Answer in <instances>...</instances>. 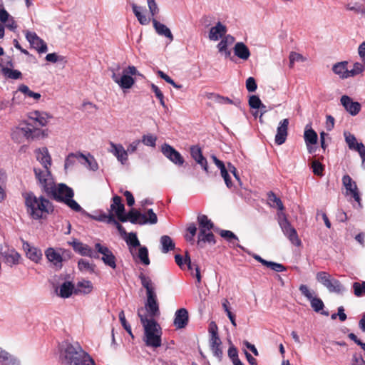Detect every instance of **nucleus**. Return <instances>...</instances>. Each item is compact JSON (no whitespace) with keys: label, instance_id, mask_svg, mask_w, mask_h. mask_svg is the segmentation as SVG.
<instances>
[{"label":"nucleus","instance_id":"35","mask_svg":"<svg viewBox=\"0 0 365 365\" xmlns=\"http://www.w3.org/2000/svg\"><path fill=\"white\" fill-rule=\"evenodd\" d=\"M267 203L271 207L277 208L280 212H282L284 209L280 198L277 197L272 191L267 193Z\"/></svg>","mask_w":365,"mask_h":365},{"label":"nucleus","instance_id":"28","mask_svg":"<svg viewBox=\"0 0 365 365\" xmlns=\"http://www.w3.org/2000/svg\"><path fill=\"white\" fill-rule=\"evenodd\" d=\"M0 365H20L19 360L0 347Z\"/></svg>","mask_w":365,"mask_h":365},{"label":"nucleus","instance_id":"25","mask_svg":"<svg viewBox=\"0 0 365 365\" xmlns=\"http://www.w3.org/2000/svg\"><path fill=\"white\" fill-rule=\"evenodd\" d=\"M197 238V244L200 247H203L205 243L215 244V236L211 230H199Z\"/></svg>","mask_w":365,"mask_h":365},{"label":"nucleus","instance_id":"64","mask_svg":"<svg viewBox=\"0 0 365 365\" xmlns=\"http://www.w3.org/2000/svg\"><path fill=\"white\" fill-rule=\"evenodd\" d=\"M220 235L222 238L225 239L230 242H232L233 240H238L237 237L230 230H222L220 231Z\"/></svg>","mask_w":365,"mask_h":365},{"label":"nucleus","instance_id":"44","mask_svg":"<svg viewBox=\"0 0 365 365\" xmlns=\"http://www.w3.org/2000/svg\"><path fill=\"white\" fill-rule=\"evenodd\" d=\"M78 156L80 159H82L85 161L88 169L93 171H96L98 169V165L93 155H88L86 156L83 153H78Z\"/></svg>","mask_w":365,"mask_h":365},{"label":"nucleus","instance_id":"50","mask_svg":"<svg viewBox=\"0 0 365 365\" xmlns=\"http://www.w3.org/2000/svg\"><path fill=\"white\" fill-rule=\"evenodd\" d=\"M309 301L310 302L312 308L316 312H319L322 311V309L324 307V302H322V300L320 298H319L317 297L314 296Z\"/></svg>","mask_w":365,"mask_h":365},{"label":"nucleus","instance_id":"11","mask_svg":"<svg viewBox=\"0 0 365 365\" xmlns=\"http://www.w3.org/2000/svg\"><path fill=\"white\" fill-rule=\"evenodd\" d=\"M161 152L174 164L182 165L184 163V159L181 154L171 145L164 143L161 147Z\"/></svg>","mask_w":365,"mask_h":365},{"label":"nucleus","instance_id":"46","mask_svg":"<svg viewBox=\"0 0 365 365\" xmlns=\"http://www.w3.org/2000/svg\"><path fill=\"white\" fill-rule=\"evenodd\" d=\"M18 91L23 93L26 98H32L36 101L39 100L41 98L40 93L31 91L30 88L24 84H21L19 86Z\"/></svg>","mask_w":365,"mask_h":365},{"label":"nucleus","instance_id":"58","mask_svg":"<svg viewBox=\"0 0 365 365\" xmlns=\"http://www.w3.org/2000/svg\"><path fill=\"white\" fill-rule=\"evenodd\" d=\"M364 66V63L356 62L353 66V68L349 70V77L361 73L365 69Z\"/></svg>","mask_w":365,"mask_h":365},{"label":"nucleus","instance_id":"9","mask_svg":"<svg viewBox=\"0 0 365 365\" xmlns=\"http://www.w3.org/2000/svg\"><path fill=\"white\" fill-rule=\"evenodd\" d=\"M25 36L31 46L38 53H43L47 51L48 47L46 43L35 32L26 31Z\"/></svg>","mask_w":365,"mask_h":365},{"label":"nucleus","instance_id":"21","mask_svg":"<svg viewBox=\"0 0 365 365\" xmlns=\"http://www.w3.org/2000/svg\"><path fill=\"white\" fill-rule=\"evenodd\" d=\"M190 155L196 163L199 164L206 173H208L207 161L202 155L201 148L197 145L192 146L190 148Z\"/></svg>","mask_w":365,"mask_h":365},{"label":"nucleus","instance_id":"23","mask_svg":"<svg viewBox=\"0 0 365 365\" xmlns=\"http://www.w3.org/2000/svg\"><path fill=\"white\" fill-rule=\"evenodd\" d=\"M23 248L26 252V257L34 262H38L42 258V252L41 250L32 247L29 242L23 243Z\"/></svg>","mask_w":365,"mask_h":365},{"label":"nucleus","instance_id":"61","mask_svg":"<svg viewBox=\"0 0 365 365\" xmlns=\"http://www.w3.org/2000/svg\"><path fill=\"white\" fill-rule=\"evenodd\" d=\"M147 3L152 19H153L159 13V8L155 0H147Z\"/></svg>","mask_w":365,"mask_h":365},{"label":"nucleus","instance_id":"63","mask_svg":"<svg viewBox=\"0 0 365 365\" xmlns=\"http://www.w3.org/2000/svg\"><path fill=\"white\" fill-rule=\"evenodd\" d=\"M299 289L302 294L308 300L311 299L314 297V292L311 291L308 286L306 284H301Z\"/></svg>","mask_w":365,"mask_h":365},{"label":"nucleus","instance_id":"26","mask_svg":"<svg viewBox=\"0 0 365 365\" xmlns=\"http://www.w3.org/2000/svg\"><path fill=\"white\" fill-rule=\"evenodd\" d=\"M35 153L37 160L40 162L43 168H50L51 165V158L48 149L43 147L36 150Z\"/></svg>","mask_w":365,"mask_h":365},{"label":"nucleus","instance_id":"49","mask_svg":"<svg viewBox=\"0 0 365 365\" xmlns=\"http://www.w3.org/2000/svg\"><path fill=\"white\" fill-rule=\"evenodd\" d=\"M128 245L130 247V252L134 257L133 250L132 247H141L140 241L138 240L136 234L131 232L129 234L128 239L126 240Z\"/></svg>","mask_w":365,"mask_h":365},{"label":"nucleus","instance_id":"13","mask_svg":"<svg viewBox=\"0 0 365 365\" xmlns=\"http://www.w3.org/2000/svg\"><path fill=\"white\" fill-rule=\"evenodd\" d=\"M147 299L145 304V309L148 312L147 316L150 317V319L157 317L160 314L159 305L157 300V294H148ZM145 310L143 312H144ZM146 314V313H145Z\"/></svg>","mask_w":365,"mask_h":365},{"label":"nucleus","instance_id":"37","mask_svg":"<svg viewBox=\"0 0 365 365\" xmlns=\"http://www.w3.org/2000/svg\"><path fill=\"white\" fill-rule=\"evenodd\" d=\"M139 211L132 209L127 214H123L119 220L122 222L127 221L130 222L132 224H138L139 222Z\"/></svg>","mask_w":365,"mask_h":365},{"label":"nucleus","instance_id":"16","mask_svg":"<svg viewBox=\"0 0 365 365\" xmlns=\"http://www.w3.org/2000/svg\"><path fill=\"white\" fill-rule=\"evenodd\" d=\"M109 145L110 148L108 151L112 153L122 165L126 164L128 160V151L125 150L124 147L121 144H116L113 142H110Z\"/></svg>","mask_w":365,"mask_h":365},{"label":"nucleus","instance_id":"14","mask_svg":"<svg viewBox=\"0 0 365 365\" xmlns=\"http://www.w3.org/2000/svg\"><path fill=\"white\" fill-rule=\"evenodd\" d=\"M45 256L56 269L59 270L62 268L63 256L61 251L48 247L45 250Z\"/></svg>","mask_w":365,"mask_h":365},{"label":"nucleus","instance_id":"41","mask_svg":"<svg viewBox=\"0 0 365 365\" xmlns=\"http://www.w3.org/2000/svg\"><path fill=\"white\" fill-rule=\"evenodd\" d=\"M197 222L199 223V230H212L213 228V223L205 215H199L197 217Z\"/></svg>","mask_w":365,"mask_h":365},{"label":"nucleus","instance_id":"22","mask_svg":"<svg viewBox=\"0 0 365 365\" xmlns=\"http://www.w3.org/2000/svg\"><path fill=\"white\" fill-rule=\"evenodd\" d=\"M227 31V27L219 21L210 28L208 37L211 41H218L226 35Z\"/></svg>","mask_w":365,"mask_h":365},{"label":"nucleus","instance_id":"4","mask_svg":"<svg viewBox=\"0 0 365 365\" xmlns=\"http://www.w3.org/2000/svg\"><path fill=\"white\" fill-rule=\"evenodd\" d=\"M27 213L34 220H40L44 213L53 211L51 202L43 196L36 197L34 192L23 193Z\"/></svg>","mask_w":365,"mask_h":365},{"label":"nucleus","instance_id":"59","mask_svg":"<svg viewBox=\"0 0 365 365\" xmlns=\"http://www.w3.org/2000/svg\"><path fill=\"white\" fill-rule=\"evenodd\" d=\"M266 267L270 268L272 270L275 271L277 272H282L287 270L286 267H284L282 264L271 261H268Z\"/></svg>","mask_w":365,"mask_h":365},{"label":"nucleus","instance_id":"19","mask_svg":"<svg viewBox=\"0 0 365 365\" xmlns=\"http://www.w3.org/2000/svg\"><path fill=\"white\" fill-rule=\"evenodd\" d=\"M189 322L188 312L185 308H180L175 312L173 321L174 326L176 329L185 328Z\"/></svg>","mask_w":365,"mask_h":365},{"label":"nucleus","instance_id":"54","mask_svg":"<svg viewBox=\"0 0 365 365\" xmlns=\"http://www.w3.org/2000/svg\"><path fill=\"white\" fill-rule=\"evenodd\" d=\"M187 232L188 233L185 235V240L187 241H188V242H190L193 243V242H194V237L195 236L196 232H197V227H196L195 225V224H190L187 227Z\"/></svg>","mask_w":365,"mask_h":365},{"label":"nucleus","instance_id":"27","mask_svg":"<svg viewBox=\"0 0 365 365\" xmlns=\"http://www.w3.org/2000/svg\"><path fill=\"white\" fill-rule=\"evenodd\" d=\"M153 27L158 35L165 36L170 41H173V36L170 30L163 24L159 22L155 18L152 19Z\"/></svg>","mask_w":365,"mask_h":365},{"label":"nucleus","instance_id":"32","mask_svg":"<svg viewBox=\"0 0 365 365\" xmlns=\"http://www.w3.org/2000/svg\"><path fill=\"white\" fill-rule=\"evenodd\" d=\"M110 209L115 212L118 220L123 216L125 212V206L122 203V199L120 196L115 195L113 197Z\"/></svg>","mask_w":365,"mask_h":365},{"label":"nucleus","instance_id":"56","mask_svg":"<svg viewBox=\"0 0 365 365\" xmlns=\"http://www.w3.org/2000/svg\"><path fill=\"white\" fill-rule=\"evenodd\" d=\"M46 60L51 63L63 62L66 63V57L59 56L56 53H51L46 56Z\"/></svg>","mask_w":365,"mask_h":365},{"label":"nucleus","instance_id":"36","mask_svg":"<svg viewBox=\"0 0 365 365\" xmlns=\"http://www.w3.org/2000/svg\"><path fill=\"white\" fill-rule=\"evenodd\" d=\"M73 289L74 286L71 282H65L60 286L58 294L62 298H68L72 294Z\"/></svg>","mask_w":365,"mask_h":365},{"label":"nucleus","instance_id":"6","mask_svg":"<svg viewBox=\"0 0 365 365\" xmlns=\"http://www.w3.org/2000/svg\"><path fill=\"white\" fill-rule=\"evenodd\" d=\"M279 225L284 235L289 239L292 244L297 247L302 245V241L299 238L297 230L293 227L288 221L284 213L279 214Z\"/></svg>","mask_w":365,"mask_h":365},{"label":"nucleus","instance_id":"5","mask_svg":"<svg viewBox=\"0 0 365 365\" xmlns=\"http://www.w3.org/2000/svg\"><path fill=\"white\" fill-rule=\"evenodd\" d=\"M49 197L57 202L66 204L69 208L75 212H81L82 207L73 199L74 192L72 188L64 183H60L52 186L51 190L46 193Z\"/></svg>","mask_w":365,"mask_h":365},{"label":"nucleus","instance_id":"29","mask_svg":"<svg viewBox=\"0 0 365 365\" xmlns=\"http://www.w3.org/2000/svg\"><path fill=\"white\" fill-rule=\"evenodd\" d=\"M50 117L46 113L34 111L31 113L29 120L33 123H37L39 126H46Z\"/></svg>","mask_w":365,"mask_h":365},{"label":"nucleus","instance_id":"43","mask_svg":"<svg viewBox=\"0 0 365 365\" xmlns=\"http://www.w3.org/2000/svg\"><path fill=\"white\" fill-rule=\"evenodd\" d=\"M5 78L9 79H19L22 78V73L18 70L12 69V68L2 67V73H1Z\"/></svg>","mask_w":365,"mask_h":365},{"label":"nucleus","instance_id":"39","mask_svg":"<svg viewBox=\"0 0 365 365\" xmlns=\"http://www.w3.org/2000/svg\"><path fill=\"white\" fill-rule=\"evenodd\" d=\"M308 125H307L304 138L307 147L310 145H314L317 142V134L312 128H307Z\"/></svg>","mask_w":365,"mask_h":365},{"label":"nucleus","instance_id":"42","mask_svg":"<svg viewBox=\"0 0 365 365\" xmlns=\"http://www.w3.org/2000/svg\"><path fill=\"white\" fill-rule=\"evenodd\" d=\"M330 292L341 293L344 291V287L341 282L333 277L331 278L329 283L325 287Z\"/></svg>","mask_w":365,"mask_h":365},{"label":"nucleus","instance_id":"31","mask_svg":"<svg viewBox=\"0 0 365 365\" xmlns=\"http://www.w3.org/2000/svg\"><path fill=\"white\" fill-rule=\"evenodd\" d=\"M347 61H341L335 63L332 67L333 72L341 78L349 77V70L347 68Z\"/></svg>","mask_w":365,"mask_h":365},{"label":"nucleus","instance_id":"45","mask_svg":"<svg viewBox=\"0 0 365 365\" xmlns=\"http://www.w3.org/2000/svg\"><path fill=\"white\" fill-rule=\"evenodd\" d=\"M78 267L81 272L93 273L96 265L93 263H90L87 259H81L78 262Z\"/></svg>","mask_w":365,"mask_h":365},{"label":"nucleus","instance_id":"48","mask_svg":"<svg viewBox=\"0 0 365 365\" xmlns=\"http://www.w3.org/2000/svg\"><path fill=\"white\" fill-rule=\"evenodd\" d=\"M175 260L176 264L181 268L183 269V266L187 264L188 269L192 270V264L190 260V257L188 256V255H185V259L182 258V257L180 255H175Z\"/></svg>","mask_w":365,"mask_h":365},{"label":"nucleus","instance_id":"30","mask_svg":"<svg viewBox=\"0 0 365 365\" xmlns=\"http://www.w3.org/2000/svg\"><path fill=\"white\" fill-rule=\"evenodd\" d=\"M234 53L239 58L246 61L250 56L248 47L242 42H237L234 47Z\"/></svg>","mask_w":365,"mask_h":365},{"label":"nucleus","instance_id":"62","mask_svg":"<svg viewBox=\"0 0 365 365\" xmlns=\"http://www.w3.org/2000/svg\"><path fill=\"white\" fill-rule=\"evenodd\" d=\"M76 159H80L79 158V156H78V154H74V153H70L67 158H66L65 160V164H64V168L65 169H68L70 166H72L75 164L76 163Z\"/></svg>","mask_w":365,"mask_h":365},{"label":"nucleus","instance_id":"12","mask_svg":"<svg viewBox=\"0 0 365 365\" xmlns=\"http://www.w3.org/2000/svg\"><path fill=\"white\" fill-rule=\"evenodd\" d=\"M342 182L346 190V194L351 195L361 207V197L356 182L348 175L343 177Z\"/></svg>","mask_w":365,"mask_h":365},{"label":"nucleus","instance_id":"3","mask_svg":"<svg viewBox=\"0 0 365 365\" xmlns=\"http://www.w3.org/2000/svg\"><path fill=\"white\" fill-rule=\"evenodd\" d=\"M111 72L112 80L124 91L130 89L135 83L136 76H141L136 67L128 66L122 68L119 63H115L109 67Z\"/></svg>","mask_w":365,"mask_h":365},{"label":"nucleus","instance_id":"2","mask_svg":"<svg viewBox=\"0 0 365 365\" xmlns=\"http://www.w3.org/2000/svg\"><path fill=\"white\" fill-rule=\"evenodd\" d=\"M143 311V307L138 309V316L144 329V341L147 346L158 348L162 344L161 327L154 319H148L147 314H142Z\"/></svg>","mask_w":365,"mask_h":365},{"label":"nucleus","instance_id":"24","mask_svg":"<svg viewBox=\"0 0 365 365\" xmlns=\"http://www.w3.org/2000/svg\"><path fill=\"white\" fill-rule=\"evenodd\" d=\"M235 38L228 34L221 38V41L218 43L217 48L218 51L221 53H224L225 57H230L231 55L230 51L228 49V46L232 45L235 42Z\"/></svg>","mask_w":365,"mask_h":365},{"label":"nucleus","instance_id":"18","mask_svg":"<svg viewBox=\"0 0 365 365\" xmlns=\"http://www.w3.org/2000/svg\"><path fill=\"white\" fill-rule=\"evenodd\" d=\"M289 119L285 118L281 120L277 128V133L274 141L277 145H282L287 139L288 135Z\"/></svg>","mask_w":365,"mask_h":365},{"label":"nucleus","instance_id":"55","mask_svg":"<svg viewBox=\"0 0 365 365\" xmlns=\"http://www.w3.org/2000/svg\"><path fill=\"white\" fill-rule=\"evenodd\" d=\"M156 136L148 134L143 136L141 142L147 146L155 147L156 145Z\"/></svg>","mask_w":365,"mask_h":365},{"label":"nucleus","instance_id":"34","mask_svg":"<svg viewBox=\"0 0 365 365\" xmlns=\"http://www.w3.org/2000/svg\"><path fill=\"white\" fill-rule=\"evenodd\" d=\"M140 279L142 286L146 289V295L155 294V287L150 277L146 276L143 273H140L138 276Z\"/></svg>","mask_w":365,"mask_h":365},{"label":"nucleus","instance_id":"57","mask_svg":"<svg viewBox=\"0 0 365 365\" xmlns=\"http://www.w3.org/2000/svg\"><path fill=\"white\" fill-rule=\"evenodd\" d=\"M312 168L314 175L318 176H322L324 167L318 160H314L312 163Z\"/></svg>","mask_w":365,"mask_h":365},{"label":"nucleus","instance_id":"60","mask_svg":"<svg viewBox=\"0 0 365 365\" xmlns=\"http://www.w3.org/2000/svg\"><path fill=\"white\" fill-rule=\"evenodd\" d=\"M354 294L357 297H360L365 294V282L362 283L354 282L353 284Z\"/></svg>","mask_w":365,"mask_h":365},{"label":"nucleus","instance_id":"51","mask_svg":"<svg viewBox=\"0 0 365 365\" xmlns=\"http://www.w3.org/2000/svg\"><path fill=\"white\" fill-rule=\"evenodd\" d=\"M227 354H228V356L231 359L233 365H237L239 363H242L241 360L238 357L237 349L235 346L231 345L229 347Z\"/></svg>","mask_w":365,"mask_h":365},{"label":"nucleus","instance_id":"40","mask_svg":"<svg viewBox=\"0 0 365 365\" xmlns=\"http://www.w3.org/2000/svg\"><path fill=\"white\" fill-rule=\"evenodd\" d=\"M132 9L135 16L140 24L147 25L150 23V19L147 18L145 15L143 14V8L141 6H138L136 4H133Z\"/></svg>","mask_w":365,"mask_h":365},{"label":"nucleus","instance_id":"10","mask_svg":"<svg viewBox=\"0 0 365 365\" xmlns=\"http://www.w3.org/2000/svg\"><path fill=\"white\" fill-rule=\"evenodd\" d=\"M68 244L72 246L73 250L82 256H87L91 258L98 259L99 256L93 251V250L87 245L73 239L72 241L68 242Z\"/></svg>","mask_w":365,"mask_h":365},{"label":"nucleus","instance_id":"47","mask_svg":"<svg viewBox=\"0 0 365 365\" xmlns=\"http://www.w3.org/2000/svg\"><path fill=\"white\" fill-rule=\"evenodd\" d=\"M137 257L140 259L141 264L145 266L150 264V261L148 257V250L146 247L143 246L139 247Z\"/></svg>","mask_w":365,"mask_h":365},{"label":"nucleus","instance_id":"17","mask_svg":"<svg viewBox=\"0 0 365 365\" xmlns=\"http://www.w3.org/2000/svg\"><path fill=\"white\" fill-rule=\"evenodd\" d=\"M340 101L345 110L351 115H357L361 110V104L359 102L353 101L348 96H342Z\"/></svg>","mask_w":365,"mask_h":365},{"label":"nucleus","instance_id":"33","mask_svg":"<svg viewBox=\"0 0 365 365\" xmlns=\"http://www.w3.org/2000/svg\"><path fill=\"white\" fill-rule=\"evenodd\" d=\"M21 130L23 133L24 135L28 139H34V138L38 136L41 133V130L34 128L31 122L26 123L25 126L21 128Z\"/></svg>","mask_w":365,"mask_h":365},{"label":"nucleus","instance_id":"53","mask_svg":"<svg viewBox=\"0 0 365 365\" xmlns=\"http://www.w3.org/2000/svg\"><path fill=\"white\" fill-rule=\"evenodd\" d=\"M331 277L327 272H319L316 275L317 280L324 287L329 283Z\"/></svg>","mask_w":365,"mask_h":365},{"label":"nucleus","instance_id":"1","mask_svg":"<svg viewBox=\"0 0 365 365\" xmlns=\"http://www.w3.org/2000/svg\"><path fill=\"white\" fill-rule=\"evenodd\" d=\"M60 358L66 365H96L91 356L78 344L63 343L60 347Z\"/></svg>","mask_w":365,"mask_h":365},{"label":"nucleus","instance_id":"8","mask_svg":"<svg viewBox=\"0 0 365 365\" xmlns=\"http://www.w3.org/2000/svg\"><path fill=\"white\" fill-rule=\"evenodd\" d=\"M95 250L96 252H94L96 255H98V254H101L102 255L101 259L106 266H108L112 269L116 268V257L106 245L101 243H96Z\"/></svg>","mask_w":365,"mask_h":365},{"label":"nucleus","instance_id":"20","mask_svg":"<svg viewBox=\"0 0 365 365\" xmlns=\"http://www.w3.org/2000/svg\"><path fill=\"white\" fill-rule=\"evenodd\" d=\"M4 262L10 267L17 265L21 259V255L14 249H7L1 252Z\"/></svg>","mask_w":365,"mask_h":365},{"label":"nucleus","instance_id":"7","mask_svg":"<svg viewBox=\"0 0 365 365\" xmlns=\"http://www.w3.org/2000/svg\"><path fill=\"white\" fill-rule=\"evenodd\" d=\"M34 171L36 178L43 191L46 193L48 190H51L52 186L55 182L50 172V168H34Z\"/></svg>","mask_w":365,"mask_h":365},{"label":"nucleus","instance_id":"52","mask_svg":"<svg viewBox=\"0 0 365 365\" xmlns=\"http://www.w3.org/2000/svg\"><path fill=\"white\" fill-rule=\"evenodd\" d=\"M249 106L252 108L259 109V108H265V106L262 103L261 100L257 96L253 95L250 97L249 99Z\"/></svg>","mask_w":365,"mask_h":365},{"label":"nucleus","instance_id":"38","mask_svg":"<svg viewBox=\"0 0 365 365\" xmlns=\"http://www.w3.org/2000/svg\"><path fill=\"white\" fill-rule=\"evenodd\" d=\"M160 242L162 246L161 251L163 253H167L175 249V243L168 235H163L160 237Z\"/></svg>","mask_w":365,"mask_h":365},{"label":"nucleus","instance_id":"15","mask_svg":"<svg viewBox=\"0 0 365 365\" xmlns=\"http://www.w3.org/2000/svg\"><path fill=\"white\" fill-rule=\"evenodd\" d=\"M345 140L349 149L356 150L361 160L365 163V147L362 143H357L355 136L349 133H344Z\"/></svg>","mask_w":365,"mask_h":365}]
</instances>
